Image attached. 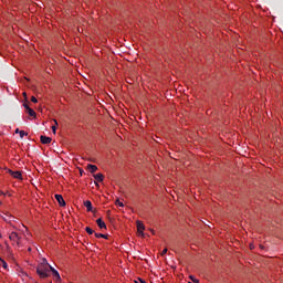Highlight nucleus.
I'll return each mask as SVG.
<instances>
[{
  "instance_id": "21",
  "label": "nucleus",
  "mask_w": 283,
  "mask_h": 283,
  "mask_svg": "<svg viewBox=\"0 0 283 283\" xmlns=\"http://www.w3.org/2000/svg\"><path fill=\"white\" fill-rule=\"evenodd\" d=\"M31 103H39V101L36 99V97L32 96L31 97Z\"/></svg>"
},
{
  "instance_id": "4",
  "label": "nucleus",
  "mask_w": 283,
  "mask_h": 283,
  "mask_svg": "<svg viewBox=\"0 0 283 283\" xmlns=\"http://www.w3.org/2000/svg\"><path fill=\"white\" fill-rule=\"evenodd\" d=\"M137 224V231L139 234L145 235L144 231H145V224L142 223V221H136Z\"/></svg>"
},
{
  "instance_id": "3",
  "label": "nucleus",
  "mask_w": 283,
  "mask_h": 283,
  "mask_svg": "<svg viewBox=\"0 0 283 283\" xmlns=\"http://www.w3.org/2000/svg\"><path fill=\"white\" fill-rule=\"evenodd\" d=\"M8 174H10V176H12V178H15L17 180H23V175L21 174V171H13L11 169H8Z\"/></svg>"
},
{
  "instance_id": "16",
  "label": "nucleus",
  "mask_w": 283,
  "mask_h": 283,
  "mask_svg": "<svg viewBox=\"0 0 283 283\" xmlns=\"http://www.w3.org/2000/svg\"><path fill=\"white\" fill-rule=\"evenodd\" d=\"M85 231H86V233H88V235L94 234V231H93L92 228H90V227H86V228H85Z\"/></svg>"
},
{
  "instance_id": "9",
  "label": "nucleus",
  "mask_w": 283,
  "mask_h": 283,
  "mask_svg": "<svg viewBox=\"0 0 283 283\" xmlns=\"http://www.w3.org/2000/svg\"><path fill=\"white\" fill-rule=\"evenodd\" d=\"M2 220H4V222H12V220H14V217L8 214V213H4L2 216Z\"/></svg>"
},
{
  "instance_id": "22",
  "label": "nucleus",
  "mask_w": 283,
  "mask_h": 283,
  "mask_svg": "<svg viewBox=\"0 0 283 283\" xmlns=\"http://www.w3.org/2000/svg\"><path fill=\"white\" fill-rule=\"evenodd\" d=\"M23 107L28 111V109H30V105H28V103H24L23 104Z\"/></svg>"
},
{
  "instance_id": "29",
  "label": "nucleus",
  "mask_w": 283,
  "mask_h": 283,
  "mask_svg": "<svg viewBox=\"0 0 283 283\" xmlns=\"http://www.w3.org/2000/svg\"><path fill=\"white\" fill-rule=\"evenodd\" d=\"M111 213H112V211L108 210V211H107V214L109 216Z\"/></svg>"
},
{
  "instance_id": "18",
  "label": "nucleus",
  "mask_w": 283,
  "mask_h": 283,
  "mask_svg": "<svg viewBox=\"0 0 283 283\" xmlns=\"http://www.w3.org/2000/svg\"><path fill=\"white\" fill-rule=\"evenodd\" d=\"M19 134H20V138L28 136V133H25L24 130H20Z\"/></svg>"
},
{
  "instance_id": "23",
  "label": "nucleus",
  "mask_w": 283,
  "mask_h": 283,
  "mask_svg": "<svg viewBox=\"0 0 283 283\" xmlns=\"http://www.w3.org/2000/svg\"><path fill=\"white\" fill-rule=\"evenodd\" d=\"M53 134H56V126H52Z\"/></svg>"
},
{
  "instance_id": "12",
  "label": "nucleus",
  "mask_w": 283,
  "mask_h": 283,
  "mask_svg": "<svg viewBox=\"0 0 283 283\" xmlns=\"http://www.w3.org/2000/svg\"><path fill=\"white\" fill-rule=\"evenodd\" d=\"M84 207H86L87 211H93L92 201L90 200L84 201Z\"/></svg>"
},
{
  "instance_id": "19",
  "label": "nucleus",
  "mask_w": 283,
  "mask_h": 283,
  "mask_svg": "<svg viewBox=\"0 0 283 283\" xmlns=\"http://www.w3.org/2000/svg\"><path fill=\"white\" fill-rule=\"evenodd\" d=\"M118 207H125V205L120 201V200H116V202H115Z\"/></svg>"
},
{
  "instance_id": "7",
  "label": "nucleus",
  "mask_w": 283,
  "mask_h": 283,
  "mask_svg": "<svg viewBox=\"0 0 283 283\" xmlns=\"http://www.w3.org/2000/svg\"><path fill=\"white\" fill-rule=\"evenodd\" d=\"M49 271H51L55 277V280H61V274H59V271H56V269H54L52 265L49 266Z\"/></svg>"
},
{
  "instance_id": "24",
  "label": "nucleus",
  "mask_w": 283,
  "mask_h": 283,
  "mask_svg": "<svg viewBox=\"0 0 283 283\" xmlns=\"http://www.w3.org/2000/svg\"><path fill=\"white\" fill-rule=\"evenodd\" d=\"M167 253V249H164L163 251H161V255H165Z\"/></svg>"
},
{
  "instance_id": "28",
  "label": "nucleus",
  "mask_w": 283,
  "mask_h": 283,
  "mask_svg": "<svg viewBox=\"0 0 283 283\" xmlns=\"http://www.w3.org/2000/svg\"><path fill=\"white\" fill-rule=\"evenodd\" d=\"M54 123H55V125H59V122H56V119H54Z\"/></svg>"
},
{
  "instance_id": "14",
  "label": "nucleus",
  "mask_w": 283,
  "mask_h": 283,
  "mask_svg": "<svg viewBox=\"0 0 283 283\" xmlns=\"http://www.w3.org/2000/svg\"><path fill=\"white\" fill-rule=\"evenodd\" d=\"M0 264H1V266L4 268V270L7 271V269H8V263L6 262V260H3V259L0 258Z\"/></svg>"
},
{
  "instance_id": "32",
  "label": "nucleus",
  "mask_w": 283,
  "mask_h": 283,
  "mask_svg": "<svg viewBox=\"0 0 283 283\" xmlns=\"http://www.w3.org/2000/svg\"><path fill=\"white\" fill-rule=\"evenodd\" d=\"M0 238H3V235H1V233H0Z\"/></svg>"
},
{
  "instance_id": "20",
  "label": "nucleus",
  "mask_w": 283,
  "mask_h": 283,
  "mask_svg": "<svg viewBox=\"0 0 283 283\" xmlns=\"http://www.w3.org/2000/svg\"><path fill=\"white\" fill-rule=\"evenodd\" d=\"M135 283H147V282H145V280H143V279H137V280H135Z\"/></svg>"
},
{
  "instance_id": "13",
  "label": "nucleus",
  "mask_w": 283,
  "mask_h": 283,
  "mask_svg": "<svg viewBox=\"0 0 283 283\" xmlns=\"http://www.w3.org/2000/svg\"><path fill=\"white\" fill-rule=\"evenodd\" d=\"M27 114H29V116H31L33 118H36V112H34V109H32V108H28Z\"/></svg>"
},
{
  "instance_id": "1",
  "label": "nucleus",
  "mask_w": 283,
  "mask_h": 283,
  "mask_svg": "<svg viewBox=\"0 0 283 283\" xmlns=\"http://www.w3.org/2000/svg\"><path fill=\"white\" fill-rule=\"evenodd\" d=\"M36 273L40 277H42V280H45V277H50V266L39 264L36 268Z\"/></svg>"
},
{
  "instance_id": "27",
  "label": "nucleus",
  "mask_w": 283,
  "mask_h": 283,
  "mask_svg": "<svg viewBox=\"0 0 283 283\" xmlns=\"http://www.w3.org/2000/svg\"><path fill=\"white\" fill-rule=\"evenodd\" d=\"M19 132H21V130H19V128H17V129H15V134H19Z\"/></svg>"
},
{
  "instance_id": "11",
  "label": "nucleus",
  "mask_w": 283,
  "mask_h": 283,
  "mask_svg": "<svg viewBox=\"0 0 283 283\" xmlns=\"http://www.w3.org/2000/svg\"><path fill=\"white\" fill-rule=\"evenodd\" d=\"M94 178H95L96 182H103L105 176H103V174H96V175H94Z\"/></svg>"
},
{
  "instance_id": "33",
  "label": "nucleus",
  "mask_w": 283,
  "mask_h": 283,
  "mask_svg": "<svg viewBox=\"0 0 283 283\" xmlns=\"http://www.w3.org/2000/svg\"><path fill=\"white\" fill-rule=\"evenodd\" d=\"M0 205H1V201H0Z\"/></svg>"
},
{
  "instance_id": "2",
  "label": "nucleus",
  "mask_w": 283,
  "mask_h": 283,
  "mask_svg": "<svg viewBox=\"0 0 283 283\" xmlns=\"http://www.w3.org/2000/svg\"><path fill=\"white\" fill-rule=\"evenodd\" d=\"M9 240H11V242H15L18 247H21V237H19V233L11 232L9 235Z\"/></svg>"
},
{
  "instance_id": "26",
  "label": "nucleus",
  "mask_w": 283,
  "mask_h": 283,
  "mask_svg": "<svg viewBox=\"0 0 283 283\" xmlns=\"http://www.w3.org/2000/svg\"><path fill=\"white\" fill-rule=\"evenodd\" d=\"M190 280H192V282H193V280H196V277H193V275H190Z\"/></svg>"
},
{
  "instance_id": "25",
  "label": "nucleus",
  "mask_w": 283,
  "mask_h": 283,
  "mask_svg": "<svg viewBox=\"0 0 283 283\" xmlns=\"http://www.w3.org/2000/svg\"><path fill=\"white\" fill-rule=\"evenodd\" d=\"M193 283H200L198 279L192 280Z\"/></svg>"
},
{
  "instance_id": "8",
  "label": "nucleus",
  "mask_w": 283,
  "mask_h": 283,
  "mask_svg": "<svg viewBox=\"0 0 283 283\" xmlns=\"http://www.w3.org/2000/svg\"><path fill=\"white\" fill-rule=\"evenodd\" d=\"M96 224L101 229H107V224H105V221H103V219H101V218L96 220Z\"/></svg>"
},
{
  "instance_id": "5",
  "label": "nucleus",
  "mask_w": 283,
  "mask_h": 283,
  "mask_svg": "<svg viewBox=\"0 0 283 283\" xmlns=\"http://www.w3.org/2000/svg\"><path fill=\"white\" fill-rule=\"evenodd\" d=\"M55 200L59 202L60 207H65V199L62 195H55Z\"/></svg>"
},
{
  "instance_id": "30",
  "label": "nucleus",
  "mask_w": 283,
  "mask_h": 283,
  "mask_svg": "<svg viewBox=\"0 0 283 283\" xmlns=\"http://www.w3.org/2000/svg\"><path fill=\"white\" fill-rule=\"evenodd\" d=\"M0 196H3V191H0Z\"/></svg>"
},
{
  "instance_id": "15",
  "label": "nucleus",
  "mask_w": 283,
  "mask_h": 283,
  "mask_svg": "<svg viewBox=\"0 0 283 283\" xmlns=\"http://www.w3.org/2000/svg\"><path fill=\"white\" fill-rule=\"evenodd\" d=\"M95 238H104V240H107V234L95 233Z\"/></svg>"
},
{
  "instance_id": "6",
  "label": "nucleus",
  "mask_w": 283,
  "mask_h": 283,
  "mask_svg": "<svg viewBox=\"0 0 283 283\" xmlns=\"http://www.w3.org/2000/svg\"><path fill=\"white\" fill-rule=\"evenodd\" d=\"M40 140H41L42 145H50V143H52V139L48 136H44V135H42L40 137Z\"/></svg>"
},
{
  "instance_id": "31",
  "label": "nucleus",
  "mask_w": 283,
  "mask_h": 283,
  "mask_svg": "<svg viewBox=\"0 0 283 283\" xmlns=\"http://www.w3.org/2000/svg\"><path fill=\"white\" fill-rule=\"evenodd\" d=\"M96 187H98V182L95 181Z\"/></svg>"
},
{
  "instance_id": "10",
  "label": "nucleus",
  "mask_w": 283,
  "mask_h": 283,
  "mask_svg": "<svg viewBox=\"0 0 283 283\" xmlns=\"http://www.w3.org/2000/svg\"><path fill=\"white\" fill-rule=\"evenodd\" d=\"M87 168L90 169L91 174L98 171V167L96 165L88 164Z\"/></svg>"
},
{
  "instance_id": "17",
  "label": "nucleus",
  "mask_w": 283,
  "mask_h": 283,
  "mask_svg": "<svg viewBox=\"0 0 283 283\" xmlns=\"http://www.w3.org/2000/svg\"><path fill=\"white\" fill-rule=\"evenodd\" d=\"M40 265H46V266H51L50 263H48L46 259H43L42 262L40 263Z\"/></svg>"
}]
</instances>
